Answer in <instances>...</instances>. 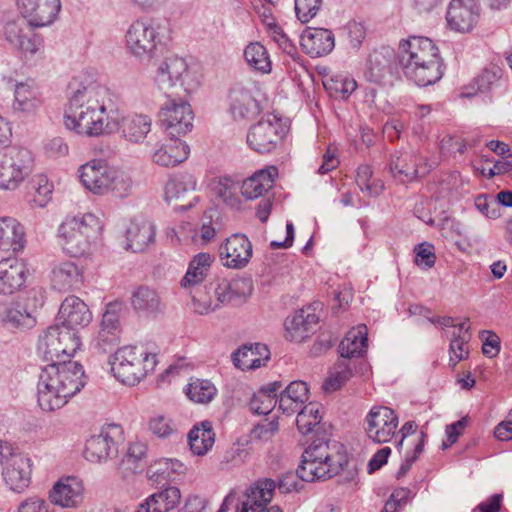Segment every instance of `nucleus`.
I'll use <instances>...</instances> for the list:
<instances>
[{"label":"nucleus","instance_id":"obj_1","mask_svg":"<svg viewBox=\"0 0 512 512\" xmlns=\"http://www.w3.org/2000/svg\"><path fill=\"white\" fill-rule=\"evenodd\" d=\"M114 106L110 89L91 82L78 88L69 98L64 110V125L77 135L89 138L110 134L107 115Z\"/></svg>","mask_w":512,"mask_h":512},{"label":"nucleus","instance_id":"obj_2","mask_svg":"<svg viewBox=\"0 0 512 512\" xmlns=\"http://www.w3.org/2000/svg\"><path fill=\"white\" fill-rule=\"evenodd\" d=\"M85 386L83 366L77 361L51 362L41 369L37 401L43 411L62 408Z\"/></svg>","mask_w":512,"mask_h":512},{"label":"nucleus","instance_id":"obj_3","mask_svg":"<svg viewBox=\"0 0 512 512\" xmlns=\"http://www.w3.org/2000/svg\"><path fill=\"white\" fill-rule=\"evenodd\" d=\"M103 222L92 213L67 216L59 225L57 236L64 251L73 257L88 254L101 238Z\"/></svg>","mask_w":512,"mask_h":512},{"label":"nucleus","instance_id":"obj_4","mask_svg":"<svg viewBox=\"0 0 512 512\" xmlns=\"http://www.w3.org/2000/svg\"><path fill=\"white\" fill-rule=\"evenodd\" d=\"M78 175L82 185L96 195L112 193L124 198L131 192V178L101 159H93L81 165Z\"/></svg>","mask_w":512,"mask_h":512},{"label":"nucleus","instance_id":"obj_5","mask_svg":"<svg viewBox=\"0 0 512 512\" xmlns=\"http://www.w3.org/2000/svg\"><path fill=\"white\" fill-rule=\"evenodd\" d=\"M157 364L156 354L143 346H124L119 348L110 360L111 371L123 384L134 386L154 371Z\"/></svg>","mask_w":512,"mask_h":512},{"label":"nucleus","instance_id":"obj_6","mask_svg":"<svg viewBox=\"0 0 512 512\" xmlns=\"http://www.w3.org/2000/svg\"><path fill=\"white\" fill-rule=\"evenodd\" d=\"M127 51L139 62H150L159 51L161 38L158 26L150 19H137L133 21L125 34Z\"/></svg>","mask_w":512,"mask_h":512},{"label":"nucleus","instance_id":"obj_7","mask_svg":"<svg viewBox=\"0 0 512 512\" xmlns=\"http://www.w3.org/2000/svg\"><path fill=\"white\" fill-rule=\"evenodd\" d=\"M79 347L78 332L56 323L39 337L37 349L46 361L63 362L65 357L73 356Z\"/></svg>","mask_w":512,"mask_h":512},{"label":"nucleus","instance_id":"obj_8","mask_svg":"<svg viewBox=\"0 0 512 512\" xmlns=\"http://www.w3.org/2000/svg\"><path fill=\"white\" fill-rule=\"evenodd\" d=\"M154 81L161 90L174 87L178 82L188 94L200 86V76L191 69L184 58L176 55L165 57L156 67Z\"/></svg>","mask_w":512,"mask_h":512},{"label":"nucleus","instance_id":"obj_9","mask_svg":"<svg viewBox=\"0 0 512 512\" xmlns=\"http://www.w3.org/2000/svg\"><path fill=\"white\" fill-rule=\"evenodd\" d=\"M261 86L253 80L235 83L229 90L228 113L235 122H246L260 114Z\"/></svg>","mask_w":512,"mask_h":512},{"label":"nucleus","instance_id":"obj_10","mask_svg":"<svg viewBox=\"0 0 512 512\" xmlns=\"http://www.w3.org/2000/svg\"><path fill=\"white\" fill-rule=\"evenodd\" d=\"M33 27L24 17L8 21L3 27L4 39L25 60L41 58L44 54L43 38L34 32Z\"/></svg>","mask_w":512,"mask_h":512},{"label":"nucleus","instance_id":"obj_11","mask_svg":"<svg viewBox=\"0 0 512 512\" xmlns=\"http://www.w3.org/2000/svg\"><path fill=\"white\" fill-rule=\"evenodd\" d=\"M33 168V157L26 148L11 147L0 154V189L14 190Z\"/></svg>","mask_w":512,"mask_h":512},{"label":"nucleus","instance_id":"obj_12","mask_svg":"<svg viewBox=\"0 0 512 512\" xmlns=\"http://www.w3.org/2000/svg\"><path fill=\"white\" fill-rule=\"evenodd\" d=\"M285 128L280 119L268 115L252 125L247 133L248 146L255 152L266 154L274 151L282 142Z\"/></svg>","mask_w":512,"mask_h":512},{"label":"nucleus","instance_id":"obj_13","mask_svg":"<svg viewBox=\"0 0 512 512\" xmlns=\"http://www.w3.org/2000/svg\"><path fill=\"white\" fill-rule=\"evenodd\" d=\"M389 171L396 181L407 184L426 176L430 172V166L424 156L411 149L392 154Z\"/></svg>","mask_w":512,"mask_h":512},{"label":"nucleus","instance_id":"obj_14","mask_svg":"<svg viewBox=\"0 0 512 512\" xmlns=\"http://www.w3.org/2000/svg\"><path fill=\"white\" fill-rule=\"evenodd\" d=\"M123 440L121 426L109 424L103 426L99 434L92 435L85 445V458L93 463L105 462L118 451V445Z\"/></svg>","mask_w":512,"mask_h":512},{"label":"nucleus","instance_id":"obj_15","mask_svg":"<svg viewBox=\"0 0 512 512\" xmlns=\"http://www.w3.org/2000/svg\"><path fill=\"white\" fill-rule=\"evenodd\" d=\"M365 431L377 444L388 443L396 434L399 419L394 410L386 406H374L365 418Z\"/></svg>","mask_w":512,"mask_h":512},{"label":"nucleus","instance_id":"obj_16","mask_svg":"<svg viewBox=\"0 0 512 512\" xmlns=\"http://www.w3.org/2000/svg\"><path fill=\"white\" fill-rule=\"evenodd\" d=\"M31 460L22 453L12 451L3 462L2 476L14 492H23L31 482Z\"/></svg>","mask_w":512,"mask_h":512},{"label":"nucleus","instance_id":"obj_17","mask_svg":"<svg viewBox=\"0 0 512 512\" xmlns=\"http://www.w3.org/2000/svg\"><path fill=\"white\" fill-rule=\"evenodd\" d=\"M17 7L30 25L45 27L52 24L60 10V0H16Z\"/></svg>","mask_w":512,"mask_h":512},{"label":"nucleus","instance_id":"obj_18","mask_svg":"<svg viewBox=\"0 0 512 512\" xmlns=\"http://www.w3.org/2000/svg\"><path fill=\"white\" fill-rule=\"evenodd\" d=\"M439 55L438 47L427 37L410 36L399 42L398 60L401 68Z\"/></svg>","mask_w":512,"mask_h":512},{"label":"nucleus","instance_id":"obj_19","mask_svg":"<svg viewBox=\"0 0 512 512\" xmlns=\"http://www.w3.org/2000/svg\"><path fill=\"white\" fill-rule=\"evenodd\" d=\"M161 122L171 135H185L193 127V111L186 101L169 100L160 112Z\"/></svg>","mask_w":512,"mask_h":512},{"label":"nucleus","instance_id":"obj_20","mask_svg":"<svg viewBox=\"0 0 512 512\" xmlns=\"http://www.w3.org/2000/svg\"><path fill=\"white\" fill-rule=\"evenodd\" d=\"M480 17V7L476 0H452L446 19L451 29L458 32H470Z\"/></svg>","mask_w":512,"mask_h":512},{"label":"nucleus","instance_id":"obj_21","mask_svg":"<svg viewBox=\"0 0 512 512\" xmlns=\"http://www.w3.org/2000/svg\"><path fill=\"white\" fill-rule=\"evenodd\" d=\"M224 266L242 269L252 258V244L244 234H233L220 246Z\"/></svg>","mask_w":512,"mask_h":512},{"label":"nucleus","instance_id":"obj_22","mask_svg":"<svg viewBox=\"0 0 512 512\" xmlns=\"http://www.w3.org/2000/svg\"><path fill=\"white\" fill-rule=\"evenodd\" d=\"M275 482L271 479L257 481L246 492L241 512H283L277 505L267 507L273 498Z\"/></svg>","mask_w":512,"mask_h":512},{"label":"nucleus","instance_id":"obj_23","mask_svg":"<svg viewBox=\"0 0 512 512\" xmlns=\"http://www.w3.org/2000/svg\"><path fill=\"white\" fill-rule=\"evenodd\" d=\"M401 69L407 79L420 87L433 85L444 75L441 55L426 59L425 61L415 62L412 66H406Z\"/></svg>","mask_w":512,"mask_h":512},{"label":"nucleus","instance_id":"obj_24","mask_svg":"<svg viewBox=\"0 0 512 512\" xmlns=\"http://www.w3.org/2000/svg\"><path fill=\"white\" fill-rule=\"evenodd\" d=\"M50 280L55 290H76L83 284V269L71 260L55 261L51 267Z\"/></svg>","mask_w":512,"mask_h":512},{"label":"nucleus","instance_id":"obj_25","mask_svg":"<svg viewBox=\"0 0 512 512\" xmlns=\"http://www.w3.org/2000/svg\"><path fill=\"white\" fill-rule=\"evenodd\" d=\"M91 319L92 314L88 306L79 297L72 295L62 302L57 323L78 332L77 328L87 326Z\"/></svg>","mask_w":512,"mask_h":512},{"label":"nucleus","instance_id":"obj_26","mask_svg":"<svg viewBox=\"0 0 512 512\" xmlns=\"http://www.w3.org/2000/svg\"><path fill=\"white\" fill-rule=\"evenodd\" d=\"M43 105L42 93L31 81L19 82L15 85L12 109L21 116L34 115Z\"/></svg>","mask_w":512,"mask_h":512},{"label":"nucleus","instance_id":"obj_27","mask_svg":"<svg viewBox=\"0 0 512 512\" xmlns=\"http://www.w3.org/2000/svg\"><path fill=\"white\" fill-rule=\"evenodd\" d=\"M196 189V180L189 173H180L171 177L165 185V200L174 203L176 208L188 209L192 202H185Z\"/></svg>","mask_w":512,"mask_h":512},{"label":"nucleus","instance_id":"obj_28","mask_svg":"<svg viewBox=\"0 0 512 512\" xmlns=\"http://www.w3.org/2000/svg\"><path fill=\"white\" fill-rule=\"evenodd\" d=\"M300 44L306 54L321 57L334 49L335 38L329 29L308 27L300 37Z\"/></svg>","mask_w":512,"mask_h":512},{"label":"nucleus","instance_id":"obj_29","mask_svg":"<svg viewBox=\"0 0 512 512\" xmlns=\"http://www.w3.org/2000/svg\"><path fill=\"white\" fill-rule=\"evenodd\" d=\"M318 320L311 307L296 311L285 321L286 338L294 342L304 341L313 332Z\"/></svg>","mask_w":512,"mask_h":512},{"label":"nucleus","instance_id":"obj_30","mask_svg":"<svg viewBox=\"0 0 512 512\" xmlns=\"http://www.w3.org/2000/svg\"><path fill=\"white\" fill-rule=\"evenodd\" d=\"M26 245L24 226L13 217L0 218V251L19 253Z\"/></svg>","mask_w":512,"mask_h":512},{"label":"nucleus","instance_id":"obj_31","mask_svg":"<svg viewBox=\"0 0 512 512\" xmlns=\"http://www.w3.org/2000/svg\"><path fill=\"white\" fill-rule=\"evenodd\" d=\"M253 291L249 278H236L231 281L223 279L214 290L219 304H237L245 300Z\"/></svg>","mask_w":512,"mask_h":512},{"label":"nucleus","instance_id":"obj_32","mask_svg":"<svg viewBox=\"0 0 512 512\" xmlns=\"http://www.w3.org/2000/svg\"><path fill=\"white\" fill-rule=\"evenodd\" d=\"M277 176L278 170L275 166L258 170L242 182L241 194L247 200L259 198L273 187Z\"/></svg>","mask_w":512,"mask_h":512},{"label":"nucleus","instance_id":"obj_33","mask_svg":"<svg viewBox=\"0 0 512 512\" xmlns=\"http://www.w3.org/2000/svg\"><path fill=\"white\" fill-rule=\"evenodd\" d=\"M25 264L17 258L0 261V294H12L25 282Z\"/></svg>","mask_w":512,"mask_h":512},{"label":"nucleus","instance_id":"obj_34","mask_svg":"<svg viewBox=\"0 0 512 512\" xmlns=\"http://www.w3.org/2000/svg\"><path fill=\"white\" fill-rule=\"evenodd\" d=\"M156 227L148 219H133L126 231L127 246L133 252L143 251L149 244L155 241Z\"/></svg>","mask_w":512,"mask_h":512},{"label":"nucleus","instance_id":"obj_35","mask_svg":"<svg viewBox=\"0 0 512 512\" xmlns=\"http://www.w3.org/2000/svg\"><path fill=\"white\" fill-rule=\"evenodd\" d=\"M82 493V483L75 477H68L54 485L49 498L61 507H75L81 502Z\"/></svg>","mask_w":512,"mask_h":512},{"label":"nucleus","instance_id":"obj_36","mask_svg":"<svg viewBox=\"0 0 512 512\" xmlns=\"http://www.w3.org/2000/svg\"><path fill=\"white\" fill-rule=\"evenodd\" d=\"M167 236L177 242L189 244H207L216 236L215 227L209 222L203 223L200 229H196L191 223H184L179 226L178 230L173 228L167 231Z\"/></svg>","mask_w":512,"mask_h":512},{"label":"nucleus","instance_id":"obj_37","mask_svg":"<svg viewBox=\"0 0 512 512\" xmlns=\"http://www.w3.org/2000/svg\"><path fill=\"white\" fill-rule=\"evenodd\" d=\"M342 445L336 441H314L302 454V458L315 463V459L328 460V463L336 464L342 469L346 462L345 455L341 452Z\"/></svg>","mask_w":512,"mask_h":512},{"label":"nucleus","instance_id":"obj_38","mask_svg":"<svg viewBox=\"0 0 512 512\" xmlns=\"http://www.w3.org/2000/svg\"><path fill=\"white\" fill-rule=\"evenodd\" d=\"M309 399V389L303 381H293L280 394L278 409L283 414L292 415L301 408Z\"/></svg>","mask_w":512,"mask_h":512},{"label":"nucleus","instance_id":"obj_39","mask_svg":"<svg viewBox=\"0 0 512 512\" xmlns=\"http://www.w3.org/2000/svg\"><path fill=\"white\" fill-rule=\"evenodd\" d=\"M189 153L190 148L185 142L180 139H170L154 151L152 160L160 166H175L185 161Z\"/></svg>","mask_w":512,"mask_h":512},{"label":"nucleus","instance_id":"obj_40","mask_svg":"<svg viewBox=\"0 0 512 512\" xmlns=\"http://www.w3.org/2000/svg\"><path fill=\"white\" fill-rule=\"evenodd\" d=\"M180 499V490L175 486H169L150 495L139 505L137 512H169L178 506Z\"/></svg>","mask_w":512,"mask_h":512},{"label":"nucleus","instance_id":"obj_41","mask_svg":"<svg viewBox=\"0 0 512 512\" xmlns=\"http://www.w3.org/2000/svg\"><path fill=\"white\" fill-rule=\"evenodd\" d=\"M269 355L266 345L256 343L239 348L233 353L232 361L235 367L241 370L257 369L268 361Z\"/></svg>","mask_w":512,"mask_h":512},{"label":"nucleus","instance_id":"obj_42","mask_svg":"<svg viewBox=\"0 0 512 512\" xmlns=\"http://www.w3.org/2000/svg\"><path fill=\"white\" fill-rule=\"evenodd\" d=\"M131 304L136 311L149 317H155L164 310L160 295L148 286H140L132 293Z\"/></svg>","mask_w":512,"mask_h":512},{"label":"nucleus","instance_id":"obj_43","mask_svg":"<svg viewBox=\"0 0 512 512\" xmlns=\"http://www.w3.org/2000/svg\"><path fill=\"white\" fill-rule=\"evenodd\" d=\"M342 469L336 464L328 463V460L315 459V463L309 459L302 458L300 465L296 470V475L301 480L313 482L315 480H325L337 475Z\"/></svg>","mask_w":512,"mask_h":512},{"label":"nucleus","instance_id":"obj_44","mask_svg":"<svg viewBox=\"0 0 512 512\" xmlns=\"http://www.w3.org/2000/svg\"><path fill=\"white\" fill-rule=\"evenodd\" d=\"M0 322L15 328H32L35 317L19 302L0 301Z\"/></svg>","mask_w":512,"mask_h":512},{"label":"nucleus","instance_id":"obj_45","mask_svg":"<svg viewBox=\"0 0 512 512\" xmlns=\"http://www.w3.org/2000/svg\"><path fill=\"white\" fill-rule=\"evenodd\" d=\"M367 327L358 325L349 330L339 344L341 357L345 359L360 357L367 350Z\"/></svg>","mask_w":512,"mask_h":512},{"label":"nucleus","instance_id":"obj_46","mask_svg":"<svg viewBox=\"0 0 512 512\" xmlns=\"http://www.w3.org/2000/svg\"><path fill=\"white\" fill-rule=\"evenodd\" d=\"M215 433L210 421L195 425L188 434V443L194 455H205L214 445Z\"/></svg>","mask_w":512,"mask_h":512},{"label":"nucleus","instance_id":"obj_47","mask_svg":"<svg viewBox=\"0 0 512 512\" xmlns=\"http://www.w3.org/2000/svg\"><path fill=\"white\" fill-rule=\"evenodd\" d=\"M151 118L143 114L129 115L123 118L121 131L123 137L131 143H142L151 131Z\"/></svg>","mask_w":512,"mask_h":512},{"label":"nucleus","instance_id":"obj_48","mask_svg":"<svg viewBox=\"0 0 512 512\" xmlns=\"http://www.w3.org/2000/svg\"><path fill=\"white\" fill-rule=\"evenodd\" d=\"M214 257L209 253H199L190 261L187 272L181 280L184 288L194 287L204 281L211 268Z\"/></svg>","mask_w":512,"mask_h":512},{"label":"nucleus","instance_id":"obj_49","mask_svg":"<svg viewBox=\"0 0 512 512\" xmlns=\"http://www.w3.org/2000/svg\"><path fill=\"white\" fill-rule=\"evenodd\" d=\"M280 387L281 383L274 382L261 388L250 401L251 411L258 415L269 414L278 403L277 391Z\"/></svg>","mask_w":512,"mask_h":512},{"label":"nucleus","instance_id":"obj_50","mask_svg":"<svg viewBox=\"0 0 512 512\" xmlns=\"http://www.w3.org/2000/svg\"><path fill=\"white\" fill-rule=\"evenodd\" d=\"M246 62L254 70L261 73H269L272 64L266 48L259 42L250 43L244 50Z\"/></svg>","mask_w":512,"mask_h":512},{"label":"nucleus","instance_id":"obj_51","mask_svg":"<svg viewBox=\"0 0 512 512\" xmlns=\"http://www.w3.org/2000/svg\"><path fill=\"white\" fill-rule=\"evenodd\" d=\"M352 376V370L347 360H341L335 364L329 376L323 383L326 392L339 390Z\"/></svg>","mask_w":512,"mask_h":512},{"label":"nucleus","instance_id":"obj_52","mask_svg":"<svg viewBox=\"0 0 512 512\" xmlns=\"http://www.w3.org/2000/svg\"><path fill=\"white\" fill-rule=\"evenodd\" d=\"M373 171L369 165H360L356 173V183L362 192L368 196H378L384 188L381 180L372 179Z\"/></svg>","mask_w":512,"mask_h":512},{"label":"nucleus","instance_id":"obj_53","mask_svg":"<svg viewBox=\"0 0 512 512\" xmlns=\"http://www.w3.org/2000/svg\"><path fill=\"white\" fill-rule=\"evenodd\" d=\"M186 394L196 403H208L214 398L216 388L208 380L195 379L187 385Z\"/></svg>","mask_w":512,"mask_h":512},{"label":"nucleus","instance_id":"obj_54","mask_svg":"<svg viewBox=\"0 0 512 512\" xmlns=\"http://www.w3.org/2000/svg\"><path fill=\"white\" fill-rule=\"evenodd\" d=\"M296 425L300 433L308 434L321 422L319 407L315 403H309L297 411Z\"/></svg>","mask_w":512,"mask_h":512},{"label":"nucleus","instance_id":"obj_55","mask_svg":"<svg viewBox=\"0 0 512 512\" xmlns=\"http://www.w3.org/2000/svg\"><path fill=\"white\" fill-rule=\"evenodd\" d=\"M185 469V465L179 460L163 458L150 466L148 474L151 478L157 475L163 480H167L170 479L173 474L184 473Z\"/></svg>","mask_w":512,"mask_h":512},{"label":"nucleus","instance_id":"obj_56","mask_svg":"<svg viewBox=\"0 0 512 512\" xmlns=\"http://www.w3.org/2000/svg\"><path fill=\"white\" fill-rule=\"evenodd\" d=\"M325 87L334 97L347 99L356 90L357 83L351 77L336 75L325 84Z\"/></svg>","mask_w":512,"mask_h":512},{"label":"nucleus","instance_id":"obj_57","mask_svg":"<svg viewBox=\"0 0 512 512\" xmlns=\"http://www.w3.org/2000/svg\"><path fill=\"white\" fill-rule=\"evenodd\" d=\"M468 340L469 336L461 335L453 332L449 345L450 365L454 368L457 363L468 357Z\"/></svg>","mask_w":512,"mask_h":512},{"label":"nucleus","instance_id":"obj_58","mask_svg":"<svg viewBox=\"0 0 512 512\" xmlns=\"http://www.w3.org/2000/svg\"><path fill=\"white\" fill-rule=\"evenodd\" d=\"M502 75V70L497 65H490L484 68L481 73L474 79V84L477 86V91H488L493 84H495Z\"/></svg>","mask_w":512,"mask_h":512},{"label":"nucleus","instance_id":"obj_59","mask_svg":"<svg viewBox=\"0 0 512 512\" xmlns=\"http://www.w3.org/2000/svg\"><path fill=\"white\" fill-rule=\"evenodd\" d=\"M322 4V0H295L297 18L302 23H308L314 18Z\"/></svg>","mask_w":512,"mask_h":512},{"label":"nucleus","instance_id":"obj_60","mask_svg":"<svg viewBox=\"0 0 512 512\" xmlns=\"http://www.w3.org/2000/svg\"><path fill=\"white\" fill-rule=\"evenodd\" d=\"M237 183L230 177H221L216 186L215 192L229 205L236 203L235 194L237 191Z\"/></svg>","mask_w":512,"mask_h":512},{"label":"nucleus","instance_id":"obj_61","mask_svg":"<svg viewBox=\"0 0 512 512\" xmlns=\"http://www.w3.org/2000/svg\"><path fill=\"white\" fill-rule=\"evenodd\" d=\"M149 429L159 438H167L176 431V427L172 421L162 415L150 419Z\"/></svg>","mask_w":512,"mask_h":512},{"label":"nucleus","instance_id":"obj_62","mask_svg":"<svg viewBox=\"0 0 512 512\" xmlns=\"http://www.w3.org/2000/svg\"><path fill=\"white\" fill-rule=\"evenodd\" d=\"M415 263L422 268H431L435 265L436 255L433 245L424 242L415 247Z\"/></svg>","mask_w":512,"mask_h":512},{"label":"nucleus","instance_id":"obj_63","mask_svg":"<svg viewBox=\"0 0 512 512\" xmlns=\"http://www.w3.org/2000/svg\"><path fill=\"white\" fill-rule=\"evenodd\" d=\"M122 309L121 303H110L102 316L100 328L110 329L120 332V322L118 312Z\"/></svg>","mask_w":512,"mask_h":512},{"label":"nucleus","instance_id":"obj_64","mask_svg":"<svg viewBox=\"0 0 512 512\" xmlns=\"http://www.w3.org/2000/svg\"><path fill=\"white\" fill-rule=\"evenodd\" d=\"M278 428L276 420H264L253 428L251 437L252 439L268 441L277 433Z\"/></svg>","mask_w":512,"mask_h":512}]
</instances>
